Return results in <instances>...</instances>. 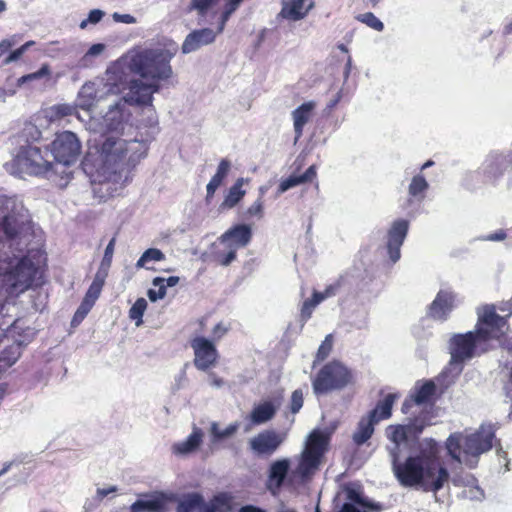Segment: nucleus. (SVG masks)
<instances>
[{"label": "nucleus", "instance_id": "nucleus-1", "mask_svg": "<svg viewBox=\"0 0 512 512\" xmlns=\"http://www.w3.org/2000/svg\"><path fill=\"white\" fill-rule=\"evenodd\" d=\"M423 423L415 421L408 425H390L385 430L389 440L387 451L397 480L405 487H419L426 492L436 493L449 480L447 469L440 463L438 446L433 440L420 444L418 455L409 456L404 462L399 459L408 447L409 438L423 431Z\"/></svg>", "mask_w": 512, "mask_h": 512}, {"label": "nucleus", "instance_id": "nucleus-2", "mask_svg": "<svg viewBox=\"0 0 512 512\" xmlns=\"http://www.w3.org/2000/svg\"><path fill=\"white\" fill-rule=\"evenodd\" d=\"M148 145L136 137L107 135L89 146L82 168L92 183L123 185L130 172L146 156Z\"/></svg>", "mask_w": 512, "mask_h": 512}, {"label": "nucleus", "instance_id": "nucleus-3", "mask_svg": "<svg viewBox=\"0 0 512 512\" xmlns=\"http://www.w3.org/2000/svg\"><path fill=\"white\" fill-rule=\"evenodd\" d=\"M179 50L178 43L172 39H164L158 45L130 51L120 62L121 66L138 75L141 79L126 78V86L139 85L150 87V103L153 94L160 91V82L169 80L174 72L172 59Z\"/></svg>", "mask_w": 512, "mask_h": 512}, {"label": "nucleus", "instance_id": "nucleus-4", "mask_svg": "<svg viewBox=\"0 0 512 512\" xmlns=\"http://www.w3.org/2000/svg\"><path fill=\"white\" fill-rule=\"evenodd\" d=\"M328 442L327 434L320 430H314L308 436L302 453L294 458L291 469V462L287 458L271 463L268 472V490L276 495L286 478L291 485L304 484L309 481L320 468Z\"/></svg>", "mask_w": 512, "mask_h": 512}, {"label": "nucleus", "instance_id": "nucleus-5", "mask_svg": "<svg viewBox=\"0 0 512 512\" xmlns=\"http://www.w3.org/2000/svg\"><path fill=\"white\" fill-rule=\"evenodd\" d=\"M505 327V318L496 313L493 305L479 308L476 331L456 334L450 339V366L459 373L463 363L474 357L476 348L482 342L499 338L505 333Z\"/></svg>", "mask_w": 512, "mask_h": 512}, {"label": "nucleus", "instance_id": "nucleus-6", "mask_svg": "<svg viewBox=\"0 0 512 512\" xmlns=\"http://www.w3.org/2000/svg\"><path fill=\"white\" fill-rule=\"evenodd\" d=\"M150 87L134 85L126 86L108 105L106 113L100 117H91L87 122V129L95 133H108V135H131L133 126L130 123L131 112L127 106H152L150 103Z\"/></svg>", "mask_w": 512, "mask_h": 512}, {"label": "nucleus", "instance_id": "nucleus-7", "mask_svg": "<svg viewBox=\"0 0 512 512\" xmlns=\"http://www.w3.org/2000/svg\"><path fill=\"white\" fill-rule=\"evenodd\" d=\"M494 433V427L489 424L481 425L474 433L451 434L446 441L447 451L457 462L474 468L478 464L480 455L492 448Z\"/></svg>", "mask_w": 512, "mask_h": 512}, {"label": "nucleus", "instance_id": "nucleus-8", "mask_svg": "<svg viewBox=\"0 0 512 512\" xmlns=\"http://www.w3.org/2000/svg\"><path fill=\"white\" fill-rule=\"evenodd\" d=\"M126 89V74L121 63L107 69L102 80L85 82L76 98V107L89 111L102 100L119 95Z\"/></svg>", "mask_w": 512, "mask_h": 512}, {"label": "nucleus", "instance_id": "nucleus-9", "mask_svg": "<svg viewBox=\"0 0 512 512\" xmlns=\"http://www.w3.org/2000/svg\"><path fill=\"white\" fill-rule=\"evenodd\" d=\"M41 149L34 145L21 146L11 162L6 164V169L12 174L40 175L50 170L52 162Z\"/></svg>", "mask_w": 512, "mask_h": 512}, {"label": "nucleus", "instance_id": "nucleus-10", "mask_svg": "<svg viewBox=\"0 0 512 512\" xmlns=\"http://www.w3.org/2000/svg\"><path fill=\"white\" fill-rule=\"evenodd\" d=\"M15 200L0 193V261L4 256V249L8 245L18 252L23 251L26 245L18 235L17 220L12 213Z\"/></svg>", "mask_w": 512, "mask_h": 512}, {"label": "nucleus", "instance_id": "nucleus-11", "mask_svg": "<svg viewBox=\"0 0 512 512\" xmlns=\"http://www.w3.org/2000/svg\"><path fill=\"white\" fill-rule=\"evenodd\" d=\"M352 372L341 362L332 361L324 365L312 380L315 395L340 390L350 384Z\"/></svg>", "mask_w": 512, "mask_h": 512}, {"label": "nucleus", "instance_id": "nucleus-12", "mask_svg": "<svg viewBox=\"0 0 512 512\" xmlns=\"http://www.w3.org/2000/svg\"><path fill=\"white\" fill-rule=\"evenodd\" d=\"M251 237V228L246 224H239L227 230L219 238L223 249L216 251L217 261L223 266H228L235 260L237 251L249 244Z\"/></svg>", "mask_w": 512, "mask_h": 512}, {"label": "nucleus", "instance_id": "nucleus-13", "mask_svg": "<svg viewBox=\"0 0 512 512\" xmlns=\"http://www.w3.org/2000/svg\"><path fill=\"white\" fill-rule=\"evenodd\" d=\"M37 269L33 262L23 257L15 266L10 267L2 277V285L11 296L25 292L32 284Z\"/></svg>", "mask_w": 512, "mask_h": 512}, {"label": "nucleus", "instance_id": "nucleus-14", "mask_svg": "<svg viewBox=\"0 0 512 512\" xmlns=\"http://www.w3.org/2000/svg\"><path fill=\"white\" fill-rule=\"evenodd\" d=\"M51 153L57 162L68 166L78 160L81 153V143L76 134L64 131L58 134L52 142Z\"/></svg>", "mask_w": 512, "mask_h": 512}, {"label": "nucleus", "instance_id": "nucleus-15", "mask_svg": "<svg viewBox=\"0 0 512 512\" xmlns=\"http://www.w3.org/2000/svg\"><path fill=\"white\" fill-rule=\"evenodd\" d=\"M177 500V494L157 491L145 495L131 505V512H168L169 504Z\"/></svg>", "mask_w": 512, "mask_h": 512}, {"label": "nucleus", "instance_id": "nucleus-16", "mask_svg": "<svg viewBox=\"0 0 512 512\" xmlns=\"http://www.w3.org/2000/svg\"><path fill=\"white\" fill-rule=\"evenodd\" d=\"M285 440V434L275 430H264L249 440L251 451L259 457L273 455Z\"/></svg>", "mask_w": 512, "mask_h": 512}, {"label": "nucleus", "instance_id": "nucleus-17", "mask_svg": "<svg viewBox=\"0 0 512 512\" xmlns=\"http://www.w3.org/2000/svg\"><path fill=\"white\" fill-rule=\"evenodd\" d=\"M191 347L194 351V365L197 369L205 371L214 366L218 352L210 340L201 336L195 337L191 341Z\"/></svg>", "mask_w": 512, "mask_h": 512}, {"label": "nucleus", "instance_id": "nucleus-18", "mask_svg": "<svg viewBox=\"0 0 512 512\" xmlns=\"http://www.w3.org/2000/svg\"><path fill=\"white\" fill-rule=\"evenodd\" d=\"M409 222L404 219L395 220L387 232V252L390 260L396 263L400 257V248L407 236Z\"/></svg>", "mask_w": 512, "mask_h": 512}, {"label": "nucleus", "instance_id": "nucleus-19", "mask_svg": "<svg viewBox=\"0 0 512 512\" xmlns=\"http://www.w3.org/2000/svg\"><path fill=\"white\" fill-rule=\"evenodd\" d=\"M314 8V0H281L278 18L290 22L301 21Z\"/></svg>", "mask_w": 512, "mask_h": 512}, {"label": "nucleus", "instance_id": "nucleus-20", "mask_svg": "<svg viewBox=\"0 0 512 512\" xmlns=\"http://www.w3.org/2000/svg\"><path fill=\"white\" fill-rule=\"evenodd\" d=\"M456 305V294L450 290H440L429 307V315L436 320L444 321Z\"/></svg>", "mask_w": 512, "mask_h": 512}, {"label": "nucleus", "instance_id": "nucleus-21", "mask_svg": "<svg viewBox=\"0 0 512 512\" xmlns=\"http://www.w3.org/2000/svg\"><path fill=\"white\" fill-rule=\"evenodd\" d=\"M217 33L219 32H215L210 28L193 30L183 41L181 46L182 53L190 54L199 50L203 46L213 43L216 39Z\"/></svg>", "mask_w": 512, "mask_h": 512}, {"label": "nucleus", "instance_id": "nucleus-22", "mask_svg": "<svg viewBox=\"0 0 512 512\" xmlns=\"http://www.w3.org/2000/svg\"><path fill=\"white\" fill-rule=\"evenodd\" d=\"M280 407V401L277 399L264 400L254 405L249 419L254 425H261L270 421Z\"/></svg>", "mask_w": 512, "mask_h": 512}, {"label": "nucleus", "instance_id": "nucleus-23", "mask_svg": "<svg viewBox=\"0 0 512 512\" xmlns=\"http://www.w3.org/2000/svg\"><path fill=\"white\" fill-rule=\"evenodd\" d=\"M315 107V102L308 101L292 111L291 116L295 133V142H297L303 135L304 126L311 120Z\"/></svg>", "mask_w": 512, "mask_h": 512}, {"label": "nucleus", "instance_id": "nucleus-24", "mask_svg": "<svg viewBox=\"0 0 512 512\" xmlns=\"http://www.w3.org/2000/svg\"><path fill=\"white\" fill-rule=\"evenodd\" d=\"M347 499L349 502L342 506L340 512H369L370 510H378V506L369 502L354 489L347 490Z\"/></svg>", "mask_w": 512, "mask_h": 512}, {"label": "nucleus", "instance_id": "nucleus-25", "mask_svg": "<svg viewBox=\"0 0 512 512\" xmlns=\"http://www.w3.org/2000/svg\"><path fill=\"white\" fill-rule=\"evenodd\" d=\"M434 393L435 385L432 381H428L420 386H416L410 398L405 400V402L403 403L402 411L404 413H407L408 409L414 403L420 405L428 402Z\"/></svg>", "mask_w": 512, "mask_h": 512}, {"label": "nucleus", "instance_id": "nucleus-26", "mask_svg": "<svg viewBox=\"0 0 512 512\" xmlns=\"http://www.w3.org/2000/svg\"><path fill=\"white\" fill-rule=\"evenodd\" d=\"M203 440V432L201 429L194 427L192 433L183 441L173 444L172 451L176 455H188L200 446Z\"/></svg>", "mask_w": 512, "mask_h": 512}, {"label": "nucleus", "instance_id": "nucleus-27", "mask_svg": "<svg viewBox=\"0 0 512 512\" xmlns=\"http://www.w3.org/2000/svg\"><path fill=\"white\" fill-rule=\"evenodd\" d=\"M316 173L315 165H311L303 174L291 175L288 178L281 180L278 187V194H282L300 184L312 181L316 177Z\"/></svg>", "mask_w": 512, "mask_h": 512}, {"label": "nucleus", "instance_id": "nucleus-28", "mask_svg": "<svg viewBox=\"0 0 512 512\" xmlns=\"http://www.w3.org/2000/svg\"><path fill=\"white\" fill-rule=\"evenodd\" d=\"M397 395L393 393L387 394L382 400H380L376 407L369 412L368 416L374 419L377 423L381 420L387 419L391 416V410Z\"/></svg>", "mask_w": 512, "mask_h": 512}, {"label": "nucleus", "instance_id": "nucleus-29", "mask_svg": "<svg viewBox=\"0 0 512 512\" xmlns=\"http://www.w3.org/2000/svg\"><path fill=\"white\" fill-rule=\"evenodd\" d=\"M247 182V179L238 178L236 182L230 187L224 201L220 205V208L231 209L236 206L246 194V191L243 190L242 187Z\"/></svg>", "mask_w": 512, "mask_h": 512}, {"label": "nucleus", "instance_id": "nucleus-30", "mask_svg": "<svg viewBox=\"0 0 512 512\" xmlns=\"http://www.w3.org/2000/svg\"><path fill=\"white\" fill-rule=\"evenodd\" d=\"M175 502H177L176 512H194L196 509L201 511L203 496L197 492L187 493L182 497L177 496Z\"/></svg>", "mask_w": 512, "mask_h": 512}, {"label": "nucleus", "instance_id": "nucleus-31", "mask_svg": "<svg viewBox=\"0 0 512 512\" xmlns=\"http://www.w3.org/2000/svg\"><path fill=\"white\" fill-rule=\"evenodd\" d=\"M376 423L377 422L368 415L366 417H363L359 421L357 429L353 434V441L357 445L364 444L368 439L371 438L374 432V425Z\"/></svg>", "mask_w": 512, "mask_h": 512}, {"label": "nucleus", "instance_id": "nucleus-32", "mask_svg": "<svg viewBox=\"0 0 512 512\" xmlns=\"http://www.w3.org/2000/svg\"><path fill=\"white\" fill-rule=\"evenodd\" d=\"M231 497L226 493L215 495L210 501L201 505L200 512H228L230 510Z\"/></svg>", "mask_w": 512, "mask_h": 512}, {"label": "nucleus", "instance_id": "nucleus-33", "mask_svg": "<svg viewBox=\"0 0 512 512\" xmlns=\"http://www.w3.org/2000/svg\"><path fill=\"white\" fill-rule=\"evenodd\" d=\"M505 157L497 152L490 153L482 164L484 173L491 177L500 173L505 166Z\"/></svg>", "mask_w": 512, "mask_h": 512}, {"label": "nucleus", "instance_id": "nucleus-34", "mask_svg": "<svg viewBox=\"0 0 512 512\" xmlns=\"http://www.w3.org/2000/svg\"><path fill=\"white\" fill-rule=\"evenodd\" d=\"M429 188L427 180L420 174L414 176L408 187V194L417 201H422Z\"/></svg>", "mask_w": 512, "mask_h": 512}, {"label": "nucleus", "instance_id": "nucleus-35", "mask_svg": "<svg viewBox=\"0 0 512 512\" xmlns=\"http://www.w3.org/2000/svg\"><path fill=\"white\" fill-rule=\"evenodd\" d=\"M107 276L108 275L103 274V272H96L94 279L89 289L87 290L84 298L95 303L101 294Z\"/></svg>", "mask_w": 512, "mask_h": 512}, {"label": "nucleus", "instance_id": "nucleus-36", "mask_svg": "<svg viewBox=\"0 0 512 512\" xmlns=\"http://www.w3.org/2000/svg\"><path fill=\"white\" fill-rule=\"evenodd\" d=\"M164 259H165V255L161 250H159L157 248H149L138 259V261L136 262V267L138 269H140V268L150 269V267H148V263L159 262Z\"/></svg>", "mask_w": 512, "mask_h": 512}, {"label": "nucleus", "instance_id": "nucleus-37", "mask_svg": "<svg viewBox=\"0 0 512 512\" xmlns=\"http://www.w3.org/2000/svg\"><path fill=\"white\" fill-rule=\"evenodd\" d=\"M239 428L238 423H232L227 426L225 429H221L218 423L213 422L210 427V432L213 437V442L220 441L222 439H226L232 436Z\"/></svg>", "mask_w": 512, "mask_h": 512}, {"label": "nucleus", "instance_id": "nucleus-38", "mask_svg": "<svg viewBox=\"0 0 512 512\" xmlns=\"http://www.w3.org/2000/svg\"><path fill=\"white\" fill-rule=\"evenodd\" d=\"M154 288L147 292V296L151 302L163 299L166 296L167 290L165 289L163 277H156L152 281Z\"/></svg>", "mask_w": 512, "mask_h": 512}, {"label": "nucleus", "instance_id": "nucleus-39", "mask_svg": "<svg viewBox=\"0 0 512 512\" xmlns=\"http://www.w3.org/2000/svg\"><path fill=\"white\" fill-rule=\"evenodd\" d=\"M147 308V301L144 298H138L129 310V317L135 321V325H142L143 314Z\"/></svg>", "mask_w": 512, "mask_h": 512}, {"label": "nucleus", "instance_id": "nucleus-40", "mask_svg": "<svg viewBox=\"0 0 512 512\" xmlns=\"http://www.w3.org/2000/svg\"><path fill=\"white\" fill-rule=\"evenodd\" d=\"M50 75H51L50 66L48 64H43L38 71L18 78L17 86L20 87L28 82L39 80L43 77H49Z\"/></svg>", "mask_w": 512, "mask_h": 512}, {"label": "nucleus", "instance_id": "nucleus-41", "mask_svg": "<svg viewBox=\"0 0 512 512\" xmlns=\"http://www.w3.org/2000/svg\"><path fill=\"white\" fill-rule=\"evenodd\" d=\"M105 48V45L102 43L93 44L80 59L79 66L84 68L91 66V58L100 56L104 52Z\"/></svg>", "mask_w": 512, "mask_h": 512}, {"label": "nucleus", "instance_id": "nucleus-42", "mask_svg": "<svg viewBox=\"0 0 512 512\" xmlns=\"http://www.w3.org/2000/svg\"><path fill=\"white\" fill-rule=\"evenodd\" d=\"M244 0H227L224 11L221 15V21L218 26V32L221 33L225 27L226 22L230 18V16L237 10L240 4Z\"/></svg>", "mask_w": 512, "mask_h": 512}, {"label": "nucleus", "instance_id": "nucleus-43", "mask_svg": "<svg viewBox=\"0 0 512 512\" xmlns=\"http://www.w3.org/2000/svg\"><path fill=\"white\" fill-rule=\"evenodd\" d=\"M114 245H115V239L112 238L110 240V242L108 243V245L106 246L103 259L101 261L100 267L97 272H103V274L108 275V272H109V269L111 266V262H112V257L114 254Z\"/></svg>", "mask_w": 512, "mask_h": 512}, {"label": "nucleus", "instance_id": "nucleus-44", "mask_svg": "<svg viewBox=\"0 0 512 512\" xmlns=\"http://www.w3.org/2000/svg\"><path fill=\"white\" fill-rule=\"evenodd\" d=\"M215 1L216 0H191L188 9L189 11L195 10L199 16L203 17Z\"/></svg>", "mask_w": 512, "mask_h": 512}, {"label": "nucleus", "instance_id": "nucleus-45", "mask_svg": "<svg viewBox=\"0 0 512 512\" xmlns=\"http://www.w3.org/2000/svg\"><path fill=\"white\" fill-rule=\"evenodd\" d=\"M358 19L376 31H382L384 29V24L382 23V21H380V19H378L371 12H367L360 15Z\"/></svg>", "mask_w": 512, "mask_h": 512}, {"label": "nucleus", "instance_id": "nucleus-46", "mask_svg": "<svg viewBox=\"0 0 512 512\" xmlns=\"http://www.w3.org/2000/svg\"><path fill=\"white\" fill-rule=\"evenodd\" d=\"M78 107L70 105V104H59L55 105L51 108V112L53 113V116L56 118H63L66 116H70L73 114H76V109Z\"/></svg>", "mask_w": 512, "mask_h": 512}, {"label": "nucleus", "instance_id": "nucleus-47", "mask_svg": "<svg viewBox=\"0 0 512 512\" xmlns=\"http://www.w3.org/2000/svg\"><path fill=\"white\" fill-rule=\"evenodd\" d=\"M231 169V162L228 159H222L217 167V171L211 178L214 181L222 184V181L227 177Z\"/></svg>", "mask_w": 512, "mask_h": 512}, {"label": "nucleus", "instance_id": "nucleus-48", "mask_svg": "<svg viewBox=\"0 0 512 512\" xmlns=\"http://www.w3.org/2000/svg\"><path fill=\"white\" fill-rule=\"evenodd\" d=\"M41 131L39 130V128L33 124V123H26L24 125V128L22 130V136L27 140V141H38L40 138H41Z\"/></svg>", "mask_w": 512, "mask_h": 512}, {"label": "nucleus", "instance_id": "nucleus-49", "mask_svg": "<svg viewBox=\"0 0 512 512\" xmlns=\"http://www.w3.org/2000/svg\"><path fill=\"white\" fill-rule=\"evenodd\" d=\"M317 305L319 304L315 302V299L313 297L311 299H306L303 302L300 312V318L303 324L306 323L308 319H310Z\"/></svg>", "mask_w": 512, "mask_h": 512}, {"label": "nucleus", "instance_id": "nucleus-50", "mask_svg": "<svg viewBox=\"0 0 512 512\" xmlns=\"http://www.w3.org/2000/svg\"><path fill=\"white\" fill-rule=\"evenodd\" d=\"M333 346V336L331 334H328L324 341L321 343L316 358L318 361L324 360L328 355L330 354Z\"/></svg>", "mask_w": 512, "mask_h": 512}, {"label": "nucleus", "instance_id": "nucleus-51", "mask_svg": "<svg viewBox=\"0 0 512 512\" xmlns=\"http://www.w3.org/2000/svg\"><path fill=\"white\" fill-rule=\"evenodd\" d=\"M247 217H257L258 219L263 217L264 206L263 200L258 198L248 209L246 210Z\"/></svg>", "mask_w": 512, "mask_h": 512}, {"label": "nucleus", "instance_id": "nucleus-52", "mask_svg": "<svg viewBox=\"0 0 512 512\" xmlns=\"http://www.w3.org/2000/svg\"><path fill=\"white\" fill-rule=\"evenodd\" d=\"M104 11L100 10V9H94V10H91L88 14V18L81 21L80 23V28L81 29H85L87 27V25L90 23V24H97L98 22L101 21V19L103 18L104 16Z\"/></svg>", "mask_w": 512, "mask_h": 512}, {"label": "nucleus", "instance_id": "nucleus-53", "mask_svg": "<svg viewBox=\"0 0 512 512\" xmlns=\"http://www.w3.org/2000/svg\"><path fill=\"white\" fill-rule=\"evenodd\" d=\"M62 52H63V48L60 47L59 41L49 42V43L45 44V46L43 48V53L51 58L57 57Z\"/></svg>", "mask_w": 512, "mask_h": 512}, {"label": "nucleus", "instance_id": "nucleus-54", "mask_svg": "<svg viewBox=\"0 0 512 512\" xmlns=\"http://www.w3.org/2000/svg\"><path fill=\"white\" fill-rule=\"evenodd\" d=\"M303 406V393L301 390H295L291 396V411L297 413Z\"/></svg>", "mask_w": 512, "mask_h": 512}, {"label": "nucleus", "instance_id": "nucleus-55", "mask_svg": "<svg viewBox=\"0 0 512 512\" xmlns=\"http://www.w3.org/2000/svg\"><path fill=\"white\" fill-rule=\"evenodd\" d=\"M17 37L12 36L10 38H6L0 41V58L12 47L16 44Z\"/></svg>", "mask_w": 512, "mask_h": 512}, {"label": "nucleus", "instance_id": "nucleus-56", "mask_svg": "<svg viewBox=\"0 0 512 512\" xmlns=\"http://www.w3.org/2000/svg\"><path fill=\"white\" fill-rule=\"evenodd\" d=\"M112 18L115 22H119V23H125V24L136 23L135 17L130 14H120L118 12H115V13H113Z\"/></svg>", "mask_w": 512, "mask_h": 512}, {"label": "nucleus", "instance_id": "nucleus-57", "mask_svg": "<svg viewBox=\"0 0 512 512\" xmlns=\"http://www.w3.org/2000/svg\"><path fill=\"white\" fill-rule=\"evenodd\" d=\"M117 491L116 486H108L106 488H97L96 490V499L98 501H101L106 496L115 493Z\"/></svg>", "mask_w": 512, "mask_h": 512}, {"label": "nucleus", "instance_id": "nucleus-58", "mask_svg": "<svg viewBox=\"0 0 512 512\" xmlns=\"http://www.w3.org/2000/svg\"><path fill=\"white\" fill-rule=\"evenodd\" d=\"M228 331V327L226 325H224L223 323H218L214 328H213V338L215 340H219L221 339Z\"/></svg>", "mask_w": 512, "mask_h": 512}, {"label": "nucleus", "instance_id": "nucleus-59", "mask_svg": "<svg viewBox=\"0 0 512 512\" xmlns=\"http://www.w3.org/2000/svg\"><path fill=\"white\" fill-rule=\"evenodd\" d=\"M220 185L221 184H219L218 182L214 181L213 179H211L209 181V183L206 186V191H207L206 200L207 201H210V199L214 196L216 190L218 189V187Z\"/></svg>", "mask_w": 512, "mask_h": 512}, {"label": "nucleus", "instance_id": "nucleus-60", "mask_svg": "<svg viewBox=\"0 0 512 512\" xmlns=\"http://www.w3.org/2000/svg\"><path fill=\"white\" fill-rule=\"evenodd\" d=\"M94 304H95L94 302L84 298L77 310H79L81 314L87 315L89 313V311L92 309V307L94 306Z\"/></svg>", "mask_w": 512, "mask_h": 512}, {"label": "nucleus", "instance_id": "nucleus-61", "mask_svg": "<svg viewBox=\"0 0 512 512\" xmlns=\"http://www.w3.org/2000/svg\"><path fill=\"white\" fill-rule=\"evenodd\" d=\"M339 287H340V282L337 281V282H335L333 284L328 285L323 292L325 293V295L328 298H330V297H333V296L336 295Z\"/></svg>", "mask_w": 512, "mask_h": 512}, {"label": "nucleus", "instance_id": "nucleus-62", "mask_svg": "<svg viewBox=\"0 0 512 512\" xmlns=\"http://www.w3.org/2000/svg\"><path fill=\"white\" fill-rule=\"evenodd\" d=\"M22 56V54L20 53V51L18 50V48L14 51H12L4 60H3V65H8L12 62H15L17 61L20 57Z\"/></svg>", "mask_w": 512, "mask_h": 512}, {"label": "nucleus", "instance_id": "nucleus-63", "mask_svg": "<svg viewBox=\"0 0 512 512\" xmlns=\"http://www.w3.org/2000/svg\"><path fill=\"white\" fill-rule=\"evenodd\" d=\"M505 238H506V234L504 233V231L500 230V231H497L495 233L487 235L484 238V240H488V241H502Z\"/></svg>", "mask_w": 512, "mask_h": 512}, {"label": "nucleus", "instance_id": "nucleus-64", "mask_svg": "<svg viewBox=\"0 0 512 512\" xmlns=\"http://www.w3.org/2000/svg\"><path fill=\"white\" fill-rule=\"evenodd\" d=\"M239 512H266V511L257 506H254V505H245L239 509Z\"/></svg>", "mask_w": 512, "mask_h": 512}]
</instances>
